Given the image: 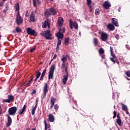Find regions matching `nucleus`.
<instances>
[{
    "label": "nucleus",
    "instance_id": "nucleus-1",
    "mask_svg": "<svg viewBox=\"0 0 130 130\" xmlns=\"http://www.w3.org/2000/svg\"><path fill=\"white\" fill-rule=\"evenodd\" d=\"M51 31L50 30H47L46 31H42L40 33L41 36L43 37H45L47 40H52V35L50 34Z\"/></svg>",
    "mask_w": 130,
    "mask_h": 130
},
{
    "label": "nucleus",
    "instance_id": "nucleus-2",
    "mask_svg": "<svg viewBox=\"0 0 130 130\" xmlns=\"http://www.w3.org/2000/svg\"><path fill=\"white\" fill-rule=\"evenodd\" d=\"M56 13L57 12L55 9L52 8L47 9L44 13V15L45 17H49V16H51V15L55 16V15H56Z\"/></svg>",
    "mask_w": 130,
    "mask_h": 130
},
{
    "label": "nucleus",
    "instance_id": "nucleus-3",
    "mask_svg": "<svg viewBox=\"0 0 130 130\" xmlns=\"http://www.w3.org/2000/svg\"><path fill=\"white\" fill-rule=\"evenodd\" d=\"M56 101V100L54 99L53 96H51L50 99V105L49 107V109H52L53 108V107H54L55 110L57 111V110H58V105L55 104V102ZM55 104V105H54Z\"/></svg>",
    "mask_w": 130,
    "mask_h": 130
},
{
    "label": "nucleus",
    "instance_id": "nucleus-4",
    "mask_svg": "<svg viewBox=\"0 0 130 130\" xmlns=\"http://www.w3.org/2000/svg\"><path fill=\"white\" fill-rule=\"evenodd\" d=\"M23 17L20 15V12H17L16 19V24L18 25V26H20L21 24L23 23Z\"/></svg>",
    "mask_w": 130,
    "mask_h": 130
},
{
    "label": "nucleus",
    "instance_id": "nucleus-5",
    "mask_svg": "<svg viewBox=\"0 0 130 130\" xmlns=\"http://www.w3.org/2000/svg\"><path fill=\"white\" fill-rule=\"evenodd\" d=\"M26 32L28 35H31L32 36H37V32L35 30H33L31 27H27L26 28Z\"/></svg>",
    "mask_w": 130,
    "mask_h": 130
},
{
    "label": "nucleus",
    "instance_id": "nucleus-6",
    "mask_svg": "<svg viewBox=\"0 0 130 130\" xmlns=\"http://www.w3.org/2000/svg\"><path fill=\"white\" fill-rule=\"evenodd\" d=\"M16 112H17V107H12L10 108L8 110V113L9 115H13L14 116L16 114Z\"/></svg>",
    "mask_w": 130,
    "mask_h": 130
},
{
    "label": "nucleus",
    "instance_id": "nucleus-7",
    "mask_svg": "<svg viewBox=\"0 0 130 130\" xmlns=\"http://www.w3.org/2000/svg\"><path fill=\"white\" fill-rule=\"evenodd\" d=\"M110 51H111V55L112 57L110 58V59L113 63H115V58H116V56H115V54L113 53V48L112 47H110Z\"/></svg>",
    "mask_w": 130,
    "mask_h": 130
},
{
    "label": "nucleus",
    "instance_id": "nucleus-8",
    "mask_svg": "<svg viewBox=\"0 0 130 130\" xmlns=\"http://www.w3.org/2000/svg\"><path fill=\"white\" fill-rule=\"evenodd\" d=\"M69 25L72 30H73V26H74L75 29H78L79 28L78 25V23L76 21H72V20L69 21Z\"/></svg>",
    "mask_w": 130,
    "mask_h": 130
},
{
    "label": "nucleus",
    "instance_id": "nucleus-9",
    "mask_svg": "<svg viewBox=\"0 0 130 130\" xmlns=\"http://www.w3.org/2000/svg\"><path fill=\"white\" fill-rule=\"evenodd\" d=\"M48 88V84L47 83H45L43 88V98H45V96H46V94H47V92H48V89H47Z\"/></svg>",
    "mask_w": 130,
    "mask_h": 130
},
{
    "label": "nucleus",
    "instance_id": "nucleus-10",
    "mask_svg": "<svg viewBox=\"0 0 130 130\" xmlns=\"http://www.w3.org/2000/svg\"><path fill=\"white\" fill-rule=\"evenodd\" d=\"M103 7L106 10H109V8L111 7V4L108 1H105L103 4Z\"/></svg>",
    "mask_w": 130,
    "mask_h": 130
},
{
    "label": "nucleus",
    "instance_id": "nucleus-11",
    "mask_svg": "<svg viewBox=\"0 0 130 130\" xmlns=\"http://www.w3.org/2000/svg\"><path fill=\"white\" fill-rule=\"evenodd\" d=\"M120 114L118 113L117 115V119H116V122L117 124H118L120 126H122V122L121 121V119H120Z\"/></svg>",
    "mask_w": 130,
    "mask_h": 130
},
{
    "label": "nucleus",
    "instance_id": "nucleus-12",
    "mask_svg": "<svg viewBox=\"0 0 130 130\" xmlns=\"http://www.w3.org/2000/svg\"><path fill=\"white\" fill-rule=\"evenodd\" d=\"M101 39L103 41H107L108 39V35L105 32H102L101 34Z\"/></svg>",
    "mask_w": 130,
    "mask_h": 130
},
{
    "label": "nucleus",
    "instance_id": "nucleus-13",
    "mask_svg": "<svg viewBox=\"0 0 130 130\" xmlns=\"http://www.w3.org/2000/svg\"><path fill=\"white\" fill-rule=\"evenodd\" d=\"M57 26L59 27H62V25H63V18L62 17L59 18L57 21Z\"/></svg>",
    "mask_w": 130,
    "mask_h": 130
},
{
    "label": "nucleus",
    "instance_id": "nucleus-14",
    "mask_svg": "<svg viewBox=\"0 0 130 130\" xmlns=\"http://www.w3.org/2000/svg\"><path fill=\"white\" fill-rule=\"evenodd\" d=\"M50 22H49V20L47 19L44 21V24H43L42 27L43 28H46V27H47V26L50 27Z\"/></svg>",
    "mask_w": 130,
    "mask_h": 130
},
{
    "label": "nucleus",
    "instance_id": "nucleus-15",
    "mask_svg": "<svg viewBox=\"0 0 130 130\" xmlns=\"http://www.w3.org/2000/svg\"><path fill=\"white\" fill-rule=\"evenodd\" d=\"M29 21L30 22H35V13H34V12H32L30 14V17H29Z\"/></svg>",
    "mask_w": 130,
    "mask_h": 130
},
{
    "label": "nucleus",
    "instance_id": "nucleus-16",
    "mask_svg": "<svg viewBox=\"0 0 130 130\" xmlns=\"http://www.w3.org/2000/svg\"><path fill=\"white\" fill-rule=\"evenodd\" d=\"M55 36L56 37L58 38V39H62L64 35H63V34H62L61 32L58 31L55 34Z\"/></svg>",
    "mask_w": 130,
    "mask_h": 130
},
{
    "label": "nucleus",
    "instance_id": "nucleus-17",
    "mask_svg": "<svg viewBox=\"0 0 130 130\" xmlns=\"http://www.w3.org/2000/svg\"><path fill=\"white\" fill-rule=\"evenodd\" d=\"M32 3L35 8L37 7V5H41L40 0H32Z\"/></svg>",
    "mask_w": 130,
    "mask_h": 130
},
{
    "label": "nucleus",
    "instance_id": "nucleus-18",
    "mask_svg": "<svg viewBox=\"0 0 130 130\" xmlns=\"http://www.w3.org/2000/svg\"><path fill=\"white\" fill-rule=\"evenodd\" d=\"M107 28L110 30V31H113L115 29L114 25L111 23H109L107 26Z\"/></svg>",
    "mask_w": 130,
    "mask_h": 130
},
{
    "label": "nucleus",
    "instance_id": "nucleus-19",
    "mask_svg": "<svg viewBox=\"0 0 130 130\" xmlns=\"http://www.w3.org/2000/svg\"><path fill=\"white\" fill-rule=\"evenodd\" d=\"M69 75H63V79H62V82L63 85H66L67 84V81H68L69 77H68Z\"/></svg>",
    "mask_w": 130,
    "mask_h": 130
},
{
    "label": "nucleus",
    "instance_id": "nucleus-20",
    "mask_svg": "<svg viewBox=\"0 0 130 130\" xmlns=\"http://www.w3.org/2000/svg\"><path fill=\"white\" fill-rule=\"evenodd\" d=\"M8 123L7 124V127L9 126H11V124H12V118L10 117L9 115H8Z\"/></svg>",
    "mask_w": 130,
    "mask_h": 130
},
{
    "label": "nucleus",
    "instance_id": "nucleus-21",
    "mask_svg": "<svg viewBox=\"0 0 130 130\" xmlns=\"http://www.w3.org/2000/svg\"><path fill=\"white\" fill-rule=\"evenodd\" d=\"M112 23L113 24V25L116 26V27H118V22L117 19L116 18H113L112 19Z\"/></svg>",
    "mask_w": 130,
    "mask_h": 130
},
{
    "label": "nucleus",
    "instance_id": "nucleus-22",
    "mask_svg": "<svg viewBox=\"0 0 130 130\" xmlns=\"http://www.w3.org/2000/svg\"><path fill=\"white\" fill-rule=\"evenodd\" d=\"M48 119L51 122H53L54 121V116L52 114H50L49 115Z\"/></svg>",
    "mask_w": 130,
    "mask_h": 130
},
{
    "label": "nucleus",
    "instance_id": "nucleus-23",
    "mask_svg": "<svg viewBox=\"0 0 130 130\" xmlns=\"http://www.w3.org/2000/svg\"><path fill=\"white\" fill-rule=\"evenodd\" d=\"M25 110H26V105H24L23 106V107L22 109H20L19 110V111H18L19 114H20V115L23 114V113L24 112V111H25Z\"/></svg>",
    "mask_w": 130,
    "mask_h": 130
},
{
    "label": "nucleus",
    "instance_id": "nucleus-24",
    "mask_svg": "<svg viewBox=\"0 0 130 130\" xmlns=\"http://www.w3.org/2000/svg\"><path fill=\"white\" fill-rule=\"evenodd\" d=\"M54 72H51L49 71V75H48V79L50 80V79H53V74Z\"/></svg>",
    "mask_w": 130,
    "mask_h": 130
},
{
    "label": "nucleus",
    "instance_id": "nucleus-25",
    "mask_svg": "<svg viewBox=\"0 0 130 130\" xmlns=\"http://www.w3.org/2000/svg\"><path fill=\"white\" fill-rule=\"evenodd\" d=\"M59 31L60 33H61L62 34H63L66 32V28L64 27H58Z\"/></svg>",
    "mask_w": 130,
    "mask_h": 130
},
{
    "label": "nucleus",
    "instance_id": "nucleus-26",
    "mask_svg": "<svg viewBox=\"0 0 130 130\" xmlns=\"http://www.w3.org/2000/svg\"><path fill=\"white\" fill-rule=\"evenodd\" d=\"M104 49H103V48H100L99 50V53L100 55H101L102 54H104Z\"/></svg>",
    "mask_w": 130,
    "mask_h": 130
},
{
    "label": "nucleus",
    "instance_id": "nucleus-27",
    "mask_svg": "<svg viewBox=\"0 0 130 130\" xmlns=\"http://www.w3.org/2000/svg\"><path fill=\"white\" fill-rule=\"evenodd\" d=\"M37 108V104H36V106L35 107H32V109L31 111V113L32 115H34V114H35V111L36 110Z\"/></svg>",
    "mask_w": 130,
    "mask_h": 130
},
{
    "label": "nucleus",
    "instance_id": "nucleus-28",
    "mask_svg": "<svg viewBox=\"0 0 130 130\" xmlns=\"http://www.w3.org/2000/svg\"><path fill=\"white\" fill-rule=\"evenodd\" d=\"M65 45H69L70 44V38H66L64 40Z\"/></svg>",
    "mask_w": 130,
    "mask_h": 130
},
{
    "label": "nucleus",
    "instance_id": "nucleus-29",
    "mask_svg": "<svg viewBox=\"0 0 130 130\" xmlns=\"http://www.w3.org/2000/svg\"><path fill=\"white\" fill-rule=\"evenodd\" d=\"M8 98L11 102L12 101H14V100L15 99V97H14V95H8Z\"/></svg>",
    "mask_w": 130,
    "mask_h": 130
},
{
    "label": "nucleus",
    "instance_id": "nucleus-30",
    "mask_svg": "<svg viewBox=\"0 0 130 130\" xmlns=\"http://www.w3.org/2000/svg\"><path fill=\"white\" fill-rule=\"evenodd\" d=\"M15 11L18 13L20 11V6L19 5V3L15 4Z\"/></svg>",
    "mask_w": 130,
    "mask_h": 130
},
{
    "label": "nucleus",
    "instance_id": "nucleus-31",
    "mask_svg": "<svg viewBox=\"0 0 130 130\" xmlns=\"http://www.w3.org/2000/svg\"><path fill=\"white\" fill-rule=\"evenodd\" d=\"M93 43L95 46H98V39L94 38L93 39Z\"/></svg>",
    "mask_w": 130,
    "mask_h": 130
},
{
    "label": "nucleus",
    "instance_id": "nucleus-32",
    "mask_svg": "<svg viewBox=\"0 0 130 130\" xmlns=\"http://www.w3.org/2000/svg\"><path fill=\"white\" fill-rule=\"evenodd\" d=\"M55 70V66L54 64H52L51 67V69L49 72L52 73H54V70Z\"/></svg>",
    "mask_w": 130,
    "mask_h": 130
},
{
    "label": "nucleus",
    "instance_id": "nucleus-33",
    "mask_svg": "<svg viewBox=\"0 0 130 130\" xmlns=\"http://www.w3.org/2000/svg\"><path fill=\"white\" fill-rule=\"evenodd\" d=\"M122 110H124V111H126L127 110V107L126 106L124 105V104H122Z\"/></svg>",
    "mask_w": 130,
    "mask_h": 130
},
{
    "label": "nucleus",
    "instance_id": "nucleus-34",
    "mask_svg": "<svg viewBox=\"0 0 130 130\" xmlns=\"http://www.w3.org/2000/svg\"><path fill=\"white\" fill-rule=\"evenodd\" d=\"M15 31L17 33H21V31H22V30L21 29V28H20V27H17L15 28Z\"/></svg>",
    "mask_w": 130,
    "mask_h": 130
},
{
    "label": "nucleus",
    "instance_id": "nucleus-35",
    "mask_svg": "<svg viewBox=\"0 0 130 130\" xmlns=\"http://www.w3.org/2000/svg\"><path fill=\"white\" fill-rule=\"evenodd\" d=\"M32 81H33V78H32L30 80L28 81V82L26 83V86H27L28 87L30 86V83H32Z\"/></svg>",
    "mask_w": 130,
    "mask_h": 130
},
{
    "label": "nucleus",
    "instance_id": "nucleus-36",
    "mask_svg": "<svg viewBox=\"0 0 130 130\" xmlns=\"http://www.w3.org/2000/svg\"><path fill=\"white\" fill-rule=\"evenodd\" d=\"M61 61H62V62H67V57H66L65 56H63L61 59Z\"/></svg>",
    "mask_w": 130,
    "mask_h": 130
},
{
    "label": "nucleus",
    "instance_id": "nucleus-37",
    "mask_svg": "<svg viewBox=\"0 0 130 130\" xmlns=\"http://www.w3.org/2000/svg\"><path fill=\"white\" fill-rule=\"evenodd\" d=\"M60 45H61V40H60V39H58L57 46H60Z\"/></svg>",
    "mask_w": 130,
    "mask_h": 130
},
{
    "label": "nucleus",
    "instance_id": "nucleus-38",
    "mask_svg": "<svg viewBox=\"0 0 130 130\" xmlns=\"http://www.w3.org/2000/svg\"><path fill=\"white\" fill-rule=\"evenodd\" d=\"M25 17H29L30 16V13H29V11L26 10L25 12Z\"/></svg>",
    "mask_w": 130,
    "mask_h": 130
},
{
    "label": "nucleus",
    "instance_id": "nucleus-39",
    "mask_svg": "<svg viewBox=\"0 0 130 130\" xmlns=\"http://www.w3.org/2000/svg\"><path fill=\"white\" fill-rule=\"evenodd\" d=\"M120 59V62L122 63H126V61L124 60V59H123L122 57H121Z\"/></svg>",
    "mask_w": 130,
    "mask_h": 130
},
{
    "label": "nucleus",
    "instance_id": "nucleus-40",
    "mask_svg": "<svg viewBox=\"0 0 130 130\" xmlns=\"http://www.w3.org/2000/svg\"><path fill=\"white\" fill-rule=\"evenodd\" d=\"M44 122L45 123V129L47 130L48 128L47 127V123L46 122V120H44Z\"/></svg>",
    "mask_w": 130,
    "mask_h": 130
},
{
    "label": "nucleus",
    "instance_id": "nucleus-41",
    "mask_svg": "<svg viewBox=\"0 0 130 130\" xmlns=\"http://www.w3.org/2000/svg\"><path fill=\"white\" fill-rule=\"evenodd\" d=\"M41 75V73H40V72H38L37 73V75H36L37 79H39Z\"/></svg>",
    "mask_w": 130,
    "mask_h": 130
},
{
    "label": "nucleus",
    "instance_id": "nucleus-42",
    "mask_svg": "<svg viewBox=\"0 0 130 130\" xmlns=\"http://www.w3.org/2000/svg\"><path fill=\"white\" fill-rule=\"evenodd\" d=\"M91 4H92V1L91 0H87V6H90Z\"/></svg>",
    "mask_w": 130,
    "mask_h": 130
},
{
    "label": "nucleus",
    "instance_id": "nucleus-43",
    "mask_svg": "<svg viewBox=\"0 0 130 130\" xmlns=\"http://www.w3.org/2000/svg\"><path fill=\"white\" fill-rule=\"evenodd\" d=\"M126 75L127 76V77H128V78H130V71H127L126 73Z\"/></svg>",
    "mask_w": 130,
    "mask_h": 130
},
{
    "label": "nucleus",
    "instance_id": "nucleus-44",
    "mask_svg": "<svg viewBox=\"0 0 130 130\" xmlns=\"http://www.w3.org/2000/svg\"><path fill=\"white\" fill-rule=\"evenodd\" d=\"M4 102H6V103H11V101L8 99L7 100H4Z\"/></svg>",
    "mask_w": 130,
    "mask_h": 130
},
{
    "label": "nucleus",
    "instance_id": "nucleus-45",
    "mask_svg": "<svg viewBox=\"0 0 130 130\" xmlns=\"http://www.w3.org/2000/svg\"><path fill=\"white\" fill-rule=\"evenodd\" d=\"M35 49H36V47L34 46L32 48L30 49V52H33Z\"/></svg>",
    "mask_w": 130,
    "mask_h": 130
},
{
    "label": "nucleus",
    "instance_id": "nucleus-46",
    "mask_svg": "<svg viewBox=\"0 0 130 130\" xmlns=\"http://www.w3.org/2000/svg\"><path fill=\"white\" fill-rule=\"evenodd\" d=\"M45 74H46V69H45L43 70V71L42 73V75L45 76Z\"/></svg>",
    "mask_w": 130,
    "mask_h": 130
},
{
    "label": "nucleus",
    "instance_id": "nucleus-47",
    "mask_svg": "<svg viewBox=\"0 0 130 130\" xmlns=\"http://www.w3.org/2000/svg\"><path fill=\"white\" fill-rule=\"evenodd\" d=\"M68 67H66L65 69V72L66 73V75L67 76H69V73L68 72Z\"/></svg>",
    "mask_w": 130,
    "mask_h": 130
},
{
    "label": "nucleus",
    "instance_id": "nucleus-48",
    "mask_svg": "<svg viewBox=\"0 0 130 130\" xmlns=\"http://www.w3.org/2000/svg\"><path fill=\"white\" fill-rule=\"evenodd\" d=\"M95 15H99V9H96L95 11Z\"/></svg>",
    "mask_w": 130,
    "mask_h": 130
},
{
    "label": "nucleus",
    "instance_id": "nucleus-49",
    "mask_svg": "<svg viewBox=\"0 0 130 130\" xmlns=\"http://www.w3.org/2000/svg\"><path fill=\"white\" fill-rule=\"evenodd\" d=\"M61 66H62L61 67V69H62L64 68V67H66V63L62 62V63Z\"/></svg>",
    "mask_w": 130,
    "mask_h": 130
},
{
    "label": "nucleus",
    "instance_id": "nucleus-50",
    "mask_svg": "<svg viewBox=\"0 0 130 130\" xmlns=\"http://www.w3.org/2000/svg\"><path fill=\"white\" fill-rule=\"evenodd\" d=\"M113 114H114V116L113 117V118L114 119L115 118V117H116V111H114Z\"/></svg>",
    "mask_w": 130,
    "mask_h": 130
},
{
    "label": "nucleus",
    "instance_id": "nucleus-51",
    "mask_svg": "<svg viewBox=\"0 0 130 130\" xmlns=\"http://www.w3.org/2000/svg\"><path fill=\"white\" fill-rule=\"evenodd\" d=\"M56 57H57V55H56V54H55L53 59L51 60V61H52V60H53V59H55V58H56Z\"/></svg>",
    "mask_w": 130,
    "mask_h": 130
},
{
    "label": "nucleus",
    "instance_id": "nucleus-52",
    "mask_svg": "<svg viewBox=\"0 0 130 130\" xmlns=\"http://www.w3.org/2000/svg\"><path fill=\"white\" fill-rule=\"evenodd\" d=\"M33 94H36V89H34L32 92H31V94L33 95Z\"/></svg>",
    "mask_w": 130,
    "mask_h": 130
},
{
    "label": "nucleus",
    "instance_id": "nucleus-53",
    "mask_svg": "<svg viewBox=\"0 0 130 130\" xmlns=\"http://www.w3.org/2000/svg\"><path fill=\"white\" fill-rule=\"evenodd\" d=\"M115 37L117 40H118L119 39V35H116Z\"/></svg>",
    "mask_w": 130,
    "mask_h": 130
},
{
    "label": "nucleus",
    "instance_id": "nucleus-54",
    "mask_svg": "<svg viewBox=\"0 0 130 130\" xmlns=\"http://www.w3.org/2000/svg\"><path fill=\"white\" fill-rule=\"evenodd\" d=\"M100 56H101L102 59H105V55L102 54L101 55H100Z\"/></svg>",
    "mask_w": 130,
    "mask_h": 130
},
{
    "label": "nucleus",
    "instance_id": "nucleus-55",
    "mask_svg": "<svg viewBox=\"0 0 130 130\" xmlns=\"http://www.w3.org/2000/svg\"><path fill=\"white\" fill-rule=\"evenodd\" d=\"M59 50V46H57V47L56 49V52H58Z\"/></svg>",
    "mask_w": 130,
    "mask_h": 130
},
{
    "label": "nucleus",
    "instance_id": "nucleus-56",
    "mask_svg": "<svg viewBox=\"0 0 130 130\" xmlns=\"http://www.w3.org/2000/svg\"><path fill=\"white\" fill-rule=\"evenodd\" d=\"M43 78H44V75H41L40 80L41 81V80H43Z\"/></svg>",
    "mask_w": 130,
    "mask_h": 130
},
{
    "label": "nucleus",
    "instance_id": "nucleus-57",
    "mask_svg": "<svg viewBox=\"0 0 130 130\" xmlns=\"http://www.w3.org/2000/svg\"><path fill=\"white\" fill-rule=\"evenodd\" d=\"M115 62H116L117 64H119V62L118 61H117L116 58H115Z\"/></svg>",
    "mask_w": 130,
    "mask_h": 130
},
{
    "label": "nucleus",
    "instance_id": "nucleus-58",
    "mask_svg": "<svg viewBox=\"0 0 130 130\" xmlns=\"http://www.w3.org/2000/svg\"><path fill=\"white\" fill-rule=\"evenodd\" d=\"M4 6V4L3 3L0 2V7H3Z\"/></svg>",
    "mask_w": 130,
    "mask_h": 130
},
{
    "label": "nucleus",
    "instance_id": "nucleus-59",
    "mask_svg": "<svg viewBox=\"0 0 130 130\" xmlns=\"http://www.w3.org/2000/svg\"><path fill=\"white\" fill-rule=\"evenodd\" d=\"M2 107L0 106V114H2Z\"/></svg>",
    "mask_w": 130,
    "mask_h": 130
},
{
    "label": "nucleus",
    "instance_id": "nucleus-60",
    "mask_svg": "<svg viewBox=\"0 0 130 130\" xmlns=\"http://www.w3.org/2000/svg\"><path fill=\"white\" fill-rule=\"evenodd\" d=\"M37 80H38V78H37V77H36L35 79V82H37Z\"/></svg>",
    "mask_w": 130,
    "mask_h": 130
},
{
    "label": "nucleus",
    "instance_id": "nucleus-61",
    "mask_svg": "<svg viewBox=\"0 0 130 130\" xmlns=\"http://www.w3.org/2000/svg\"><path fill=\"white\" fill-rule=\"evenodd\" d=\"M38 101H39V100H38V99H37V100H36V102H37V103H36V104H38Z\"/></svg>",
    "mask_w": 130,
    "mask_h": 130
},
{
    "label": "nucleus",
    "instance_id": "nucleus-62",
    "mask_svg": "<svg viewBox=\"0 0 130 130\" xmlns=\"http://www.w3.org/2000/svg\"><path fill=\"white\" fill-rule=\"evenodd\" d=\"M125 63H126V64H127V66H128V64L130 65V62H126Z\"/></svg>",
    "mask_w": 130,
    "mask_h": 130
},
{
    "label": "nucleus",
    "instance_id": "nucleus-63",
    "mask_svg": "<svg viewBox=\"0 0 130 130\" xmlns=\"http://www.w3.org/2000/svg\"><path fill=\"white\" fill-rule=\"evenodd\" d=\"M8 61H12V59H8Z\"/></svg>",
    "mask_w": 130,
    "mask_h": 130
},
{
    "label": "nucleus",
    "instance_id": "nucleus-64",
    "mask_svg": "<svg viewBox=\"0 0 130 130\" xmlns=\"http://www.w3.org/2000/svg\"><path fill=\"white\" fill-rule=\"evenodd\" d=\"M82 35V33L81 32V31L79 32V36L80 37H81V35Z\"/></svg>",
    "mask_w": 130,
    "mask_h": 130
}]
</instances>
